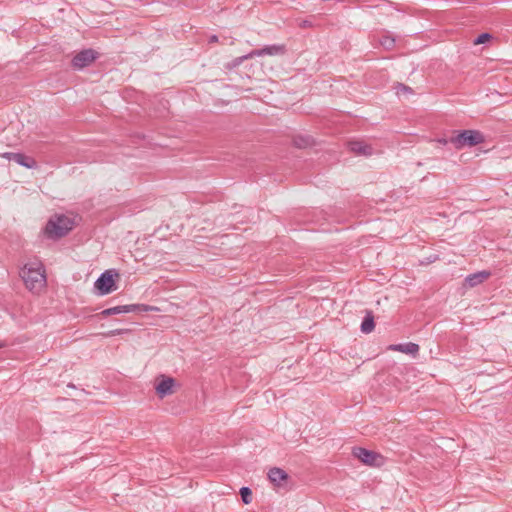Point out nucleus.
<instances>
[{
	"instance_id": "f257e3e1",
	"label": "nucleus",
	"mask_w": 512,
	"mask_h": 512,
	"mask_svg": "<svg viewBox=\"0 0 512 512\" xmlns=\"http://www.w3.org/2000/svg\"><path fill=\"white\" fill-rule=\"evenodd\" d=\"M20 276L26 288L33 292L40 291L46 284L44 267L38 261L25 264L20 272Z\"/></svg>"
},
{
	"instance_id": "f03ea898",
	"label": "nucleus",
	"mask_w": 512,
	"mask_h": 512,
	"mask_svg": "<svg viewBox=\"0 0 512 512\" xmlns=\"http://www.w3.org/2000/svg\"><path fill=\"white\" fill-rule=\"evenodd\" d=\"M74 219L66 215H55L45 227V232L50 238H61L67 235L74 227Z\"/></svg>"
},
{
	"instance_id": "7ed1b4c3",
	"label": "nucleus",
	"mask_w": 512,
	"mask_h": 512,
	"mask_svg": "<svg viewBox=\"0 0 512 512\" xmlns=\"http://www.w3.org/2000/svg\"><path fill=\"white\" fill-rule=\"evenodd\" d=\"M485 141L484 135L478 130H462L449 138L455 149L473 147Z\"/></svg>"
},
{
	"instance_id": "20e7f679",
	"label": "nucleus",
	"mask_w": 512,
	"mask_h": 512,
	"mask_svg": "<svg viewBox=\"0 0 512 512\" xmlns=\"http://www.w3.org/2000/svg\"><path fill=\"white\" fill-rule=\"evenodd\" d=\"M352 454L363 464L369 466H379L382 461V456L380 454L362 447L353 448Z\"/></svg>"
},
{
	"instance_id": "39448f33",
	"label": "nucleus",
	"mask_w": 512,
	"mask_h": 512,
	"mask_svg": "<svg viewBox=\"0 0 512 512\" xmlns=\"http://www.w3.org/2000/svg\"><path fill=\"white\" fill-rule=\"evenodd\" d=\"M98 56V52L94 49H84L73 57L71 64L73 68L80 70L92 64Z\"/></svg>"
},
{
	"instance_id": "423d86ee",
	"label": "nucleus",
	"mask_w": 512,
	"mask_h": 512,
	"mask_svg": "<svg viewBox=\"0 0 512 512\" xmlns=\"http://www.w3.org/2000/svg\"><path fill=\"white\" fill-rule=\"evenodd\" d=\"M95 288L101 295H106L116 290L115 281L111 271L107 270L100 275L95 282Z\"/></svg>"
},
{
	"instance_id": "0eeeda50",
	"label": "nucleus",
	"mask_w": 512,
	"mask_h": 512,
	"mask_svg": "<svg viewBox=\"0 0 512 512\" xmlns=\"http://www.w3.org/2000/svg\"><path fill=\"white\" fill-rule=\"evenodd\" d=\"M175 380L172 377L160 375L156 379L155 390L160 398H164L168 395H172L175 390Z\"/></svg>"
},
{
	"instance_id": "6e6552de",
	"label": "nucleus",
	"mask_w": 512,
	"mask_h": 512,
	"mask_svg": "<svg viewBox=\"0 0 512 512\" xmlns=\"http://www.w3.org/2000/svg\"><path fill=\"white\" fill-rule=\"evenodd\" d=\"M152 308L147 305H138V304H131V305H122V306H115L112 308H107L101 312L103 316H110L120 313H129V312H135V311H149Z\"/></svg>"
},
{
	"instance_id": "1a4fd4ad",
	"label": "nucleus",
	"mask_w": 512,
	"mask_h": 512,
	"mask_svg": "<svg viewBox=\"0 0 512 512\" xmlns=\"http://www.w3.org/2000/svg\"><path fill=\"white\" fill-rule=\"evenodd\" d=\"M285 52H286L285 45L275 44V45L265 46L264 48H261V49L252 50L251 52L248 53V57L254 58V57L265 56V55H269V56L283 55V54H285Z\"/></svg>"
},
{
	"instance_id": "9d476101",
	"label": "nucleus",
	"mask_w": 512,
	"mask_h": 512,
	"mask_svg": "<svg viewBox=\"0 0 512 512\" xmlns=\"http://www.w3.org/2000/svg\"><path fill=\"white\" fill-rule=\"evenodd\" d=\"M268 478L273 485L286 487L289 476L283 469L274 467L269 470Z\"/></svg>"
},
{
	"instance_id": "9b49d317",
	"label": "nucleus",
	"mask_w": 512,
	"mask_h": 512,
	"mask_svg": "<svg viewBox=\"0 0 512 512\" xmlns=\"http://www.w3.org/2000/svg\"><path fill=\"white\" fill-rule=\"evenodd\" d=\"M3 156L26 168H35L37 165L33 158L22 153H5Z\"/></svg>"
},
{
	"instance_id": "f8f14e48",
	"label": "nucleus",
	"mask_w": 512,
	"mask_h": 512,
	"mask_svg": "<svg viewBox=\"0 0 512 512\" xmlns=\"http://www.w3.org/2000/svg\"><path fill=\"white\" fill-rule=\"evenodd\" d=\"M348 146L349 149L356 155L370 156L373 153V148L364 141H350Z\"/></svg>"
},
{
	"instance_id": "ddd939ff",
	"label": "nucleus",
	"mask_w": 512,
	"mask_h": 512,
	"mask_svg": "<svg viewBox=\"0 0 512 512\" xmlns=\"http://www.w3.org/2000/svg\"><path fill=\"white\" fill-rule=\"evenodd\" d=\"M491 276V272L483 270L477 273H473L468 275L465 278V284L469 287H475L484 281H486Z\"/></svg>"
},
{
	"instance_id": "4468645a",
	"label": "nucleus",
	"mask_w": 512,
	"mask_h": 512,
	"mask_svg": "<svg viewBox=\"0 0 512 512\" xmlns=\"http://www.w3.org/2000/svg\"><path fill=\"white\" fill-rule=\"evenodd\" d=\"M389 349H391L393 351H399V352H402L405 354L415 355L419 351V346H418V344L409 342V343H404V344L391 345L389 347Z\"/></svg>"
},
{
	"instance_id": "2eb2a0df",
	"label": "nucleus",
	"mask_w": 512,
	"mask_h": 512,
	"mask_svg": "<svg viewBox=\"0 0 512 512\" xmlns=\"http://www.w3.org/2000/svg\"><path fill=\"white\" fill-rule=\"evenodd\" d=\"M375 323H374V316L372 311H367L366 316L364 317L362 324H361V331L363 333H370L374 330Z\"/></svg>"
},
{
	"instance_id": "dca6fc26",
	"label": "nucleus",
	"mask_w": 512,
	"mask_h": 512,
	"mask_svg": "<svg viewBox=\"0 0 512 512\" xmlns=\"http://www.w3.org/2000/svg\"><path fill=\"white\" fill-rule=\"evenodd\" d=\"M294 144L298 148H306L312 144L310 137L298 136L294 139Z\"/></svg>"
},
{
	"instance_id": "f3484780",
	"label": "nucleus",
	"mask_w": 512,
	"mask_h": 512,
	"mask_svg": "<svg viewBox=\"0 0 512 512\" xmlns=\"http://www.w3.org/2000/svg\"><path fill=\"white\" fill-rule=\"evenodd\" d=\"M240 495H241L242 501L245 504L251 503V501H252V491L250 490V488L242 487L240 489Z\"/></svg>"
},
{
	"instance_id": "a211bd4d",
	"label": "nucleus",
	"mask_w": 512,
	"mask_h": 512,
	"mask_svg": "<svg viewBox=\"0 0 512 512\" xmlns=\"http://www.w3.org/2000/svg\"><path fill=\"white\" fill-rule=\"evenodd\" d=\"M380 44L387 50H390L395 45V39L390 36H383L380 40Z\"/></svg>"
},
{
	"instance_id": "6ab92c4d",
	"label": "nucleus",
	"mask_w": 512,
	"mask_h": 512,
	"mask_svg": "<svg viewBox=\"0 0 512 512\" xmlns=\"http://www.w3.org/2000/svg\"><path fill=\"white\" fill-rule=\"evenodd\" d=\"M253 57H248V54L246 55H243L241 57H237L235 58L231 64H228V67L229 68H233V67H237L238 65H240L243 61L245 60H248V59H252Z\"/></svg>"
},
{
	"instance_id": "aec40b11",
	"label": "nucleus",
	"mask_w": 512,
	"mask_h": 512,
	"mask_svg": "<svg viewBox=\"0 0 512 512\" xmlns=\"http://www.w3.org/2000/svg\"><path fill=\"white\" fill-rule=\"evenodd\" d=\"M491 38V35L488 33H482L480 34L476 40L474 41L475 44H483L486 41H488Z\"/></svg>"
},
{
	"instance_id": "412c9836",
	"label": "nucleus",
	"mask_w": 512,
	"mask_h": 512,
	"mask_svg": "<svg viewBox=\"0 0 512 512\" xmlns=\"http://www.w3.org/2000/svg\"><path fill=\"white\" fill-rule=\"evenodd\" d=\"M401 93H412V89L404 84H398L397 86V94Z\"/></svg>"
},
{
	"instance_id": "4be33fe9",
	"label": "nucleus",
	"mask_w": 512,
	"mask_h": 512,
	"mask_svg": "<svg viewBox=\"0 0 512 512\" xmlns=\"http://www.w3.org/2000/svg\"><path fill=\"white\" fill-rule=\"evenodd\" d=\"M124 330L122 329H116V330H113V331H110L109 333H107V336H114V335H120L123 333Z\"/></svg>"
},
{
	"instance_id": "5701e85b",
	"label": "nucleus",
	"mask_w": 512,
	"mask_h": 512,
	"mask_svg": "<svg viewBox=\"0 0 512 512\" xmlns=\"http://www.w3.org/2000/svg\"><path fill=\"white\" fill-rule=\"evenodd\" d=\"M310 26H311V22L308 20H303L299 23V27H301V28H306V27H310Z\"/></svg>"
},
{
	"instance_id": "b1692460",
	"label": "nucleus",
	"mask_w": 512,
	"mask_h": 512,
	"mask_svg": "<svg viewBox=\"0 0 512 512\" xmlns=\"http://www.w3.org/2000/svg\"><path fill=\"white\" fill-rule=\"evenodd\" d=\"M208 42L209 43H216V42H218V36H216V35L210 36Z\"/></svg>"
},
{
	"instance_id": "393cba45",
	"label": "nucleus",
	"mask_w": 512,
	"mask_h": 512,
	"mask_svg": "<svg viewBox=\"0 0 512 512\" xmlns=\"http://www.w3.org/2000/svg\"><path fill=\"white\" fill-rule=\"evenodd\" d=\"M439 142H440L441 144H444V145H446V144L450 143V142H449V139H440V140H439Z\"/></svg>"
},
{
	"instance_id": "a878e982",
	"label": "nucleus",
	"mask_w": 512,
	"mask_h": 512,
	"mask_svg": "<svg viewBox=\"0 0 512 512\" xmlns=\"http://www.w3.org/2000/svg\"><path fill=\"white\" fill-rule=\"evenodd\" d=\"M4 346H5V344H4L3 342H1V341H0V349H1L2 347H4Z\"/></svg>"
}]
</instances>
